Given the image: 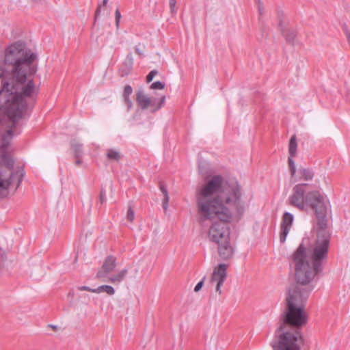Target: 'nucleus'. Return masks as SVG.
<instances>
[{
    "label": "nucleus",
    "mask_w": 350,
    "mask_h": 350,
    "mask_svg": "<svg viewBox=\"0 0 350 350\" xmlns=\"http://www.w3.org/2000/svg\"><path fill=\"white\" fill-rule=\"evenodd\" d=\"M307 208H310L318 219L314 228L327 227L326 218L329 203L328 200L317 191L308 192Z\"/></svg>",
    "instance_id": "nucleus-5"
},
{
    "label": "nucleus",
    "mask_w": 350,
    "mask_h": 350,
    "mask_svg": "<svg viewBox=\"0 0 350 350\" xmlns=\"http://www.w3.org/2000/svg\"><path fill=\"white\" fill-rule=\"evenodd\" d=\"M301 178L304 180H312L314 177V172L312 170L304 168L301 170Z\"/></svg>",
    "instance_id": "nucleus-16"
},
{
    "label": "nucleus",
    "mask_w": 350,
    "mask_h": 350,
    "mask_svg": "<svg viewBox=\"0 0 350 350\" xmlns=\"http://www.w3.org/2000/svg\"><path fill=\"white\" fill-rule=\"evenodd\" d=\"M217 245L219 255L222 259L228 260L232 256L234 250L229 243V239H227L226 241Z\"/></svg>",
    "instance_id": "nucleus-13"
},
{
    "label": "nucleus",
    "mask_w": 350,
    "mask_h": 350,
    "mask_svg": "<svg viewBox=\"0 0 350 350\" xmlns=\"http://www.w3.org/2000/svg\"><path fill=\"white\" fill-rule=\"evenodd\" d=\"M95 293H100L102 292H105L107 294L109 295H112L115 293L114 288L109 285H102L98 286L97 288H95V291H93Z\"/></svg>",
    "instance_id": "nucleus-15"
},
{
    "label": "nucleus",
    "mask_w": 350,
    "mask_h": 350,
    "mask_svg": "<svg viewBox=\"0 0 350 350\" xmlns=\"http://www.w3.org/2000/svg\"><path fill=\"white\" fill-rule=\"evenodd\" d=\"M81 163V157H79L77 158V161H76V164L77 165H79Z\"/></svg>",
    "instance_id": "nucleus-37"
},
{
    "label": "nucleus",
    "mask_w": 350,
    "mask_h": 350,
    "mask_svg": "<svg viewBox=\"0 0 350 350\" xmlns=\"http://www.w3.org/2000/svg\"><path fill=\"white\" fill-rule=\"evenodd\" d=\"M100 199L102 202L105 200V194L103 193V191L100 192Z\"/></svg>",
    "instance_id": "nucleus-35"
},
{
    "label": "nucleus",
    "mask_w": 350,
    "mask_h": 350,
    "mask_svg": "<svg viewBox=\"0 0 350 350\" xmlns=\"http://www.w3.org/2000/svg\"><path fill=\"white\" fill-rule=\"evenodd\" d=\"M36 55L28 49L25 44L16 42L5 51L4 63L12 66V75L16 85H23L20 94L10 92L11 99L7 100L8 116L13 122V126L22 117L26 107L24 96L29 97L34 91V83L31 76L36 72L33 62ZM10 84L5 81L0 90V96H7L10 92Z\"/></svg>",
    "instance_id": "nucleus-2"
},
{
    "label": "nucleus",
    "mask_w": 350,
    "mask_h": 350,
    "mask_svg": "<svg viewBox=\"0 0 350 350\" xmlns=\"http://www.w3.org/2000/svg\"><path fill=\"white\" fill-rule=\"evenodd\" d=\"M169 200H170L169 195H168V193H165V195H164V198L163 200V208L165 211L167 210V208Z\"/></svg>",
    "instance_id": "nucleus-24"
},
{
    "label": "nucleus",
    "mask_w": 350,
    "mask_h": 350,
    "mask_svg": "<svg viewBox=\"0 0 350 350\" xmlns=\"http://www.w3.org/2000/svg\"><path fill=\"white\" fill-rule=\"evenodd\" d=\"M226 278V266L220 264L216 267L212 274L211 282L216 284L215 290L219 294L221 293V287Z\"/></svg>",
    "instance_id": "nucleus-10"
},
{
    "label": "nucleus",
    "mask_w": 350,
    "mask_h": 350,
    "mask_svg": "<svg viewBox=\"0 0 350 350\" xmlns=\"http://www.w3.org/2000/svg\"><path fill=\"white\" fill-rule=\"evenodd\" d=\"M51 327H53V329H55L56 327L55 326L53 325H51Z\"/></svg>",
    "instance_id": "nucleus-39"
},
{
    "label": "nucleus",
    "mask_w": 350,
    "mask_h": 350,
    "mask_svg": "<svg viewBox=\"0 0 350 350\" xmlns=\"http://www.w3.org/2000/svg\"><path fill=\"white\" fill-rule=\"evenodd\" d=\"M203 284H204V281H203V280H202V281L199 282L196 284V286H195V288H194V291H195L196 292L199 291L202 288V286H203Z\"/></svg>",
    "instance_id": "nucleus-30"
},
{
    "label": "nucleus",
    "mask_w": 350,
    "mask_h": 350,
    "mask_svg": "<svg viewBox=\"0 0 350 350\" xmlns=\"http://www.w3.org/2000/svg\"><path fill=\"white\" fill-rule=\"evenodd\" d=\"M79 291H89V292H92V293H94L93 291H95V288H91L88 286H79L77 288Z\"/></svg>",
    "instance_id": "nucleus-29"
},
{
    "label": "nucleus",
    "mask_w": 350,
    "mask_h": 350,
    "mask_svg": "<svg viewBox=\"0 0 350 350\" xmlns=\"http://www.w3.org/2000/svg\"><path fill=\"white\" fill-rule=\"evenodd\" d=\"M288 165L289 168H293L296 167L295 161H293V157H291V156H289L288 157Z\"/></svg>",
    "instance_id": "nucleus-31"
},
{
    "label": "nucleus",
    "mask_w": 350,
    "mask_h": 350,
    "mask_svg": "<svg viewBox=\"0 0 350 350\" xmlns=\"http://www.w3.org/2000/svg\"><path fill=\"white\" fill-rule=\"evenodd\" d=\"M169 5H170V13L172 15H174L177 12L176 1V0H169Z\"/></svg>",
    "instance_id": "nucleus-20"
},
{
    "label": "nucleus",
    "mask_w": 350,
    "mask_h": 350,
    "mask_svg": "<svg viewBox=\"0 0 350 350\" xmlns=\"http://www.w3.org/2000/svg\"><path fill=\"white\" fill-rule=\"evenodd\" d=\"M315 238L308 248V256L312 264L308 260L306 248L301 243L294 252L292 260L295 265V275L297 283L312 284L315 277L323 271L326 262L331 239V232L325 228H314Z\"/></svg>",
    "instance_id": "nucleus-3"
},
{
    "label": "nucleus",
    "mask_w": 350,
    "mask_h": 350,
    "mask_svg": "<svg viewBox=\"0 0 350 350\" xmlns=\"http://www.w3.org/2000/svg\"><path fill=\"white\" fill-rule=\"evenodd\" d=\"M12 136L13 133L12 130H8L2 137L3 142L0 148V159L7 167H12L13 164L12 158L6 152V148L9 145V140L12 139Z\"/></svg>",
    "instance_id": "nucleus-11"
},
{
    "label": "nucleus",
    "mask_w": 350,
    "mask_h": 350,
    "mask_svg": "<svg viewBox=\"0 0 350 350\" xmlns=\"http://www.w3.org/2000/svg\"><path fill=\"white\" fill-rule=\"evenodd\" d=\"M115 18H116V25L118 28L119 24H120V21L121 18V14H120V12L119 10V9H116V10L115 12Z\"/></svg>",
    "instance_id": "nucleus-25"
},
{
    "label": "nucleus",
    "mask_w": 350,
    "mask_h": 350,
    "mask_svg": "<svg viewBox=\"0 0 350 350\" xmlns=\"http://www.w3.org/2000/svg\"><path fill=\"white\" fill-rule=\"evenodd\" d=\"M108 0H103V5L106 6L107 4Z\"/></svg>",
    "instance_id": "nucleus-38"
},
{
    "label": "nucleus",
    "mask_w": 350,
    "mask_h": 350,
    "mask_svg": "<svg viewBox=\"0 0 350 350\" xmlns=\"http://www.w3.org/2000/svg\"><path fill=\"white\" fill-rule=\"evenodd\" d=\"M294 217L293 214L285 212L282 216V222L280 224V241L281 243H284L286 237L290 231L293 222Z\"/></svg>",
    "instance_id": "nucleus-12"
},
{
    "label": "nucleus",
    "mask_w": 350,
    "mask_h": 350,
    "mask_svg": "<svg viewBox=\"0 0 350 350\" xmlns=\"http://www.w3.org/2000/svg\"><path fill=\"white\" fill-rule=\"evenodd\" d=\"M300 337L299 332L283 333L279 338L271 343L273 350H299L297 341Z\"/></svg>",
    "instance_id": "nucleus-7"
},
{
    "label": "nucleus",
    "mask_w": 350,
    "mask_h": 350,
    "mask_svg": "<svg viewBox=\"0 0 350 350\" xmlns=\"http://www.w3.org/2000/svg\"><path fill=\"white\" fill-rule=\"evenodd\" d=\"M198 213L202 221L217 218L213 221L208 232V239L217 244L229 239V228L226 223L230 219V214L223 202L235 204L239 196L229 187L224 185L223 178L215 176L196 191Z\"/></svg>",
    "instance_id": "nucleus-1"
},
{
    "label": "nucleus",
    "mask_w": 350,
    "mask_h": 350,
    "mask_svg": "<svg viewBox=\"0 0 350 350\" xmlns=\"http://www.w3.org/2000/svg\"><path fill=\"white\" fill-rule=\"evenodd\" d=\"M297 144L296 142V137H295V135H293L290 139L289 146H288L289 155L291 156V157H295L296 153H297Z\"/></svg>",
    "instance_id": "nucleus-14"
},
{
    "label": "nucleus",
    "mask_w": 350,
    "mask_h": 350,
    "mask_svg": "<svg viewBox=\"0 0 350 350\" xmlns=\"http://www.w3.org/2000/svg\"><path fill=\"white\" fill-rule=\"evenodd\" d=\"M157 74V71L155 70L150 71L146 77L147 82L150 83L153 79V78L155 77V75Z\"/></svg>",
    "instance_id": "nucleus-26"
},
{
    "label": "nucleus",
    "mask_w": 350,
    "mask_h": 350,
    "mask_svg": "<svg viewBox=\"0 0 350 350\" xmlns=\"http://www.w3.org/2000/svg\"><path fill=\"white\" fill-rule=\"evenodd\" d=\"M308 185L307 183H300L294 186L292 194L288 199L289 204L301 211L307 208L308 193H306V188Z\"/></svg>",
    "instance_id": "nucleus-8"
},
{
    "label": "nucleus",
    "mask_w": 350,
    "mask_h": 350,
    "mask_svg": "<svg viewBox=\"0 0 350 350\" xmlns=\"http://www.w3.org/2000/svg\"><path fill=\"white\" fill-rule=\"evenodd\" d=\"M165 101V96L157 100L148 96L143 90H139L136 94V102L138 106L143 110L150 109L152 113L161 109Z\"/></svg>",
    "instance_id": "nucleus-9"
},
{
    "label": "nucleus",
    "mask_w": 350,
    "mask_h": 350,
    "mask_svg": "<svg viewBox=\"0 0 350 350\" xmlns=\"http://www.w3.org/2000/svg\"><path fill=\"white\" fill-rule=\"evenodd\" d=\"M101 5H98L96 10V12H95V20L96 19V18L98 17V16L100 14V10H101Z\"/></svg>",
    "instance_id": "nucleus-32"
},
{
    "label": "nucleus",
    "mask_w": 350,
    "mask_h": 350,
    "mask_svg": "<svg viewBox=\"0 0 350 350\" xmlns=\"http://www.w3.org/2000/svg\"><path fill=\"white\" fill-rule=\"evenodd\" d=\"M135 52H136V53H137L139 55H143L142 51L141 50H139L138 48L135 49Z\"/></svg>",
    "instance_id": "nucleus-36"
},
{
    "label": "nucleus",
    "mask_w": 350,
    "mask_h": 350,
    "mask_svg": "<svg viewBox=\"0 0 350 350\" xmlns=\"http://www.w3.org/2000/svg\"><path fill=\"white\" fill-rule=\"evenodd\" d=\"M126 219L130 222L133 221V220L135 219V213L132 208V206L130 205L128 207L127 213H126Z\"/></svg>",
    "instance_id": "nucleus-19"
},
{
    "label": "nucleus",
    "mask_w": 350,
    "mask_h": 350,
    "mask_svg": "<svg viewBox=\"0 0 350 350\" xmlns=\"http://www.w3.org/2000/svg\"><path fill=\"white\" fill-rule=\"evenodd\" d=\"M314 286L313 284L297 283L295 287L288 290L286 298V308L282 316L283 323L275 331V338L271 343L277 340L283 333L286 332L284 331L286 325L300 327L307 323L308 317L304 312L305 304Z\"/></svg>",
    "instance_id": "nucleus-4"
},
{
    "label": "nucleus",
    "mask_w": 350,
    "mask_h": 350,
    "mask_svg": "<svg viewBox=\"0 0 350 350\" xmlns=\"http://www.w3.org/2000/svg\"><path fill=\"white\" fill-rule=\"evenodd\" d=\"M289 170H290L291 175L295 176V172H296V167H295L293 168H289Z\"/></svg>",
    "instance_id": "nucleus-34"
},
{
    "label": "nucleus",
    "mask_w": 350,
    "mask_h": 350,
    "mask_svg": "<svg viewBox=\"0 0 350 350\" xmlns=\"http://www.w3.org/2000/svg\"><path fill=\"white\" fill-rule=\"evenodd\" d=\"M284 36L286 37V39L288 42H292L295 38V34L294 32H290L284 34Z\"/></svg>",
    "instance_id": "nucleus-27"
},
{
    "label": "nucleus",
    "mask_w": 350,
    "mask_h": 350,
    "mask_svg": "<svg viewBox=\"0 0 350 350\" xmlns=\"http://www.w3.org/2000/svg\"><path fill=\"white\" fill-rule=\"evenodd\" d=\"M72 148L75 152V156L77 158L81 157H82V148L81 145L79 144H74L72 145Z\"/></svg>",
    "instance_id": "nucleus-18"
},
{
    "label": "nucleus",
    "mask_w": 350,
    "mask_h": 350,
    "mask_svg": "<svg viewBox=\"0 0 350 350\" xmlns=\"http://www.w3.org/2000/svg\"><path fill=\"white\" fill-rule=\"evenodd\" d=\"M123 100H124V102L125 103V105H126V108H127V111H129L132 107H133V103L131 101V100L130 99L129 97H123Z\"/></svg>",
    "instance_id": "nucleus-23"
},
{
    "label": "nucleus",
    "mask_w": 350,
    "mask_h": 350,
    "mask_svg": "<svg viewBox=\"0 0 350 350\" xmlns=\"http://www.w3.org/2000/svg\"><path fill=\"white\" fill-rule=\"evenodd\" d=\"M258 9L260 18H261L263 14V6L260 0H258ZM259 20H260V18H259Z\"/></svg>",
    "instance_id": "nucleus-28"
},
{
    "label": "nucleus",
    "mask_w": 350,
    "mask_h": 350,
    "mask_svg": "<svg viewBox=\"0 0 350 350\" xmlns=\"http://www.w3.org/2000/svg\"><path fill=\"white\" fill-rule=\"evenodd\" d=\"M116 267V259L112 256H108L100 269L96 273V278L99 279L107 278V281L113 284H119L122 282L128 273V269H124L116 274L108 276L109 273L114 271Z\"/></svg>",
    "instance_id": "nucleus-6"
},
{
    "label": "nucleus",
    "mask_w": 350,
    "mask_h": 350,
    "mask_svg": "<svg viewBox=\"0 0 350 350\" xmlns=\"http://www.w3.org/2000/svg\"><path fill=\"white\" fill-rule=\"evenodd\" d=\"M160 189L162 191V193H163V195H165V193H168L167 189L163 185H160Z\"/></svg>",
    "instance_id": "nucleus-33"
},
{
    "label": "nucleus",
    "mask_w": 350,
    "mask_h": 350,
    "mask_svg": "<svg viewBox=\"0 0 350 350\" xmlns=\"http://www.w3.org/2000/svg\"><path fill=\"white\" fill-rule=\"evenodd\" d=\"M132 92H133L132 87L130 85H125V87L124 88L122 96L123 97H127V96L129 97V96L132 94Z\"/></svg>",
    "instance_id": "nucleus-22"
},
{
    "label": "nucleus",
    "mask_w": 350,
    "mask_h": 350,
    "mask_svg": "<svg viewBox=\"0 0 350 350\" xmlns=\"http://www.w3.org/2000/svg\"><path fill=\"white\" fill-rule=\"evenodd\" d=\"M107 157L110 160L118 161L121 157V154L118 151L111 149L107 150Z\"/></svg>",
    "instance_id": "nucleus-17"
},
{
    "label": "nucleus",
    "mask_w": 350,
    "mask_h": 350,
    "mask_svg": "<svg viewBox=\"0 0 350 350\" xmlns=\"http://www.w3.org/2000/svg\"><path fill=\"white\" fill-rule=\"evenodd\" d=\"M165 85L161 81H156L151 84L150 88L153 90H163Z\"/></svg>",
    "instance_id": "nucleus-21"
}]
</instances>
